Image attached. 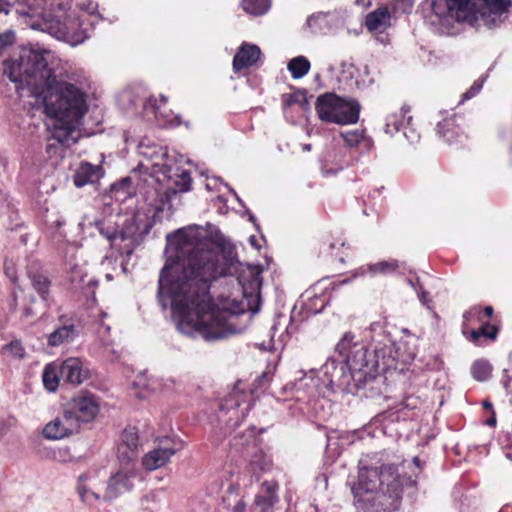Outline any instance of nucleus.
<instances>
[{"label":"nucleus","instance_id":"f03ea898","mask_svg":"<svg viewBox=\"0 0 512 512\" xmlns=\"http://www.w3.org/2000/svg\"><path fill=\"white\" fill-rule=\"evenodd\" d=\"M60 62L56 54L42 47H24L19 57L4 62V72L17 84V90L42 102L45 114L52 119L53 139L65 147L79 137L81 119L87 111L85 92L74 84L60 81L55 68Z\"/></svg>","mask_w":512,"mask_h":512},{"label":"nucleus","instance_id":"412c9836","mask_svg":"<svg viewBox=\"0 0 512 512\" xmlns=\"http://www.w3.org/2000/svg\"><path fill=\"white\" fill-rule=\"evenodd\" d=\"M277 484L273 481H265L260 492L255 497V512H272L273 506L278 501Z\"/></svg>","mask_w":512,"mask_h":512},{"label":"nucleus","instance_id":"37998d69","mask_svg":"<svg viewBox=\"0 0 512 512\" xmlns=\"http://www.w3.org/2000/svg\"><path fill=\"white\" fill-rule=\"evenodd\" d=\"M484 80L485 79H478V80L474 81V83L472 84L470 89L467 90L462 95V101L469 100V99L473 98L476 94H478L483 87Z\"/></svg>","mask_w":512,"mask_h":512},{"label":"nucleus","instance_id":"9b49d317","mask_svg":"<svg viewBox=\"0 0 512 512\" xmlns=\"http://www.w3.org/2000/svg\"><path fill=\"white\" fill-rule=\"evenodd\" d=\"M347 19L346 9L317 12L307 18L306 26L314 34H336L346 27Z\"/></svg>","mask_w":512,"mask_h":512},{"label":"nucleus","instance_id":"393cba45","mask_svg":"<svg viewBox=\"0 0 512 512\" xmlns=\"http://www.w3.org/2000/svg\"><path fill=\"white\" fill-rule=\"evenodd\" d=\"M27 275L31 280L33 288L46 300L49 292L50 281L42 271L37 261H31L27 266Z\"/></svg>","mask_w":512,"mask_h":512},{"label":"nucleus","instance_id":"f8f14e48","mask_svg":"<svg viewBox=\"0 0 512 512\" xmlns=\"http://www.w3.org/2000/svg\"><path fill=\"white\" fill-rule=\"evenodd\" d=\"M65 406L76 418L78 425L90 423L100 412L99 398L89 391H80L74 395Z\"/></svg>","mask_w":512,"mask_h":512},{"label":"nucleus","instance_id":"2eb2a0df","mask_svg":"<svg viewBox=\"0 0 512 512\" xmlns=\"http://www.w3.org/2000/svg\"><path fill=\"white\" fill-rule=\"evenodd\" d=\"M180 449V444L172 439H165L161 445L148 452L142 459L143 467L154 471L166 465L171 457Z\"/></svg>","mask_w":512,"mask_h":512},{"label":"nucleus","instance_id":"de8ad7c7","mask_svg":"<svg viewBox=\"0 0 512 512\" xmlns=\"http://www.w3.org/2000/svg\"><path fill=\"white\" fill-rule=\"evenodd\" d=\"M246 504L243 500H239L234 507V512H245Z\"/></svg>","mask_w":512,"mask_h":512},{"label":"nucleus","instance_id":"9d476101","mask_svg":"<svg viewBox=\"0 0 512 512\" xmlns=\"http://www.w3.org/2000/svg\"><path fill=\"white\" fill-rule=\"evenodd\" d=\"M252 406V394L237 384L224 399L217 414L218 420L227 428H236Z\"/></svg>","mask_w":512,"mask_h":512},{"label":"nucleus","instance_id":"6e6d98bb","mask_svg":"<svg viewBox=\"0 0 512 512\" xmlns=\"http://www.w3.org/2000/svg\"><path fill=\"white\" fill-rule=\"evenodd\" d=\"M302 149H303V151H306V152L310 151L312 149L311 144L302 145Z\"/></svg>","mask_w":512,"mask_h":512},{"label":"nucleus","instance_id":"774afa93","mask_svg":"<svg viewBox=\"0 0 512 512\" xmlns=\"http://www.w3.org/2000/svg\"><path fill=\"white\" fill-rule=\"evenodd\" d=\"M250 220L254 221V216L253 215H250Z\"/></svg>","mask_w":512,"mask_h":512},{"label":"nucleus","instance_id":"a18cd8bd","mask_svg":"<svg viewBox=\"0 0 512 512\" xmlns=\"http://www.w3.org/2000/svg\"><path fill=\"white\" fill-rule=\"evenodd\" d=\"M245 442L241 443V445H250L255 442L256 433L254 429L248 430L245 434Z\"/></svg>","mask_w":512,"mask_h":512},{"label":"nucleus","instance_id":"72a5a7b5","mask_svg":"<svg viewBox=\"0 0 512 512\" xmlns=\"http://www.w3.org/2000/svg\"><path fill=\"white\" fill-rule=\"evenodd\" d=\"M310 66V62L306 57L297 56L289 61L287 68L294 79H300L309 72Z\"/></svg>","mask_w":512,"mask_h":512},{"label":"nucleus","instance_id":"680f3d73","mask_svg":"<svg viewBox=\"0 0 512 512\" xmlns=\"http://www.w3.org/2000/svg\"><path fill=\"white\" fill-rule=\"evenodd\" d=\"M6 274H7V275H9V276L11 277V279H12V281H13V282L15 281V279L13 278V276H12V275H10V274H12V271H9L8 269H6Z\"/></svg>","mask_w":512,"mask_h":512},{"label":"nucleus","instance_id":"a211bd4d","mask_svg":"<svg viewBox=\"0 0 512 512\" xmlns=\"http://www.w3.org/2000/svg\"><path fill=\"white\" fill-rule=\"evenodd\" d=\"M143 109L145 116L153 115L161 127L178 126L181 123L178 115H175L170 110H162V105L157 104L155 97H150L143 102Z\"/></svg>","mask_w":512,"mask_h":512},{"label":"nucleus","instance_id":"c9c22d12","mask_svg":"<svg viewBox=\"0 0 512 512\" xmlns=\"http://www.w3.org/2000/svg\"><path fill=\"white\" fill-rule=\"evenodd\" d=\"M1 354L13 360H21L25 357V348L20 341L13 340L1 348Z\"/></svg>","mask_w":512,"mask_h":512},{"label":"nucleus","instance_id":"e2e57ef3","mask_svg":"<svg viewBox=\"0 0 512 512\" xmlns=\"http://www.w3.org/2000/svg\"><path fill=\"white\" fill-rule=\"evenodd\" d=\"M276 330H277V324H274L272 327L273 334H275ZM273 338H274V335H272V339Z\"/></svg>","mask_w":512,"mask_h":512},{"label":"nucleus","instance_id":"4c0bfd02","mask_svg":"<svg viewBox=\"0 0 512 512\" xmlns=\"http://www.w3.org/2000/svg\"><path fill=\"white\" fill-rule=\"evenodd\" d=\"M494 313L492 306H486L483 309L480 306H474L464 313L463 317L467 322L477 320L483 322L484 318H490Z\"/></svg>","mask_w":512,"mask_h":512},{"label":"nucleus","instance_id":"69168bd1","mask_svg":"<svg viewBox=\"0 0 512 512\" xmlns=\"http://www.w3.org/2000/svg\"><path fill=\"white\" fill-rule=\"evenodd\" d=\"M408 282H409V284H410L411 286H413V287H414V283H413V281H412V280H409Z\"/></svg>","mask_w":512,"mask_h":512},{"label":"nucleus","instance_id":"5fc2aeb1","mask_svg":"<svg viewBox=\"0 0 512 512\" xmlns=\"http://www.w3.org/2000/svg\"><path fill=\"white\" fill-rule=\"evenodd\" d=\"M483 407H484L485 409L492 410V403H491V402H489V401H487V400H485V401L483 402Z\"/></svg>","mask_w":512,"mask_h":512},{"label":"nucleus","instance_id":"e433bc0d","mask_svg":"<svg viewBox=\"0 0 512 512\" xmlns=\"http://www.w3.org/2000/svg\"><path fill=\"white\" fill-rule=\"evenodd\" d=\"M78 12L83 13L84 19H86V23H91V28L93 29L95 23L98 20V15L96 14L98 10V4L95 1L87 0L84 1L79 7H75Z\"/></svg>","mask_w":512,"mask_h":512},{"label":"nucleus","instance_id":"6ab92c4d","mask_svg":"<svg viewBox=\"0 0 512 512\" xmlns=\"http://www.w3.org/2000/svg\"><path fill=\"white\" fill-rule=\"evenodd\" d=\"M399 268V262L396 260L389 261H380L376 263L368 264L366 267L362 266L354 270L351 275L343 280H341V284H347L359 276H364L367 272L370 273L371 276L376 275H390L397 271Z\"/></svg>","mask_w":512,"mask_h":512},{"label":"nucleus","instance_id":"338daca9","mask_svg":"<svg viewBox=\"0 0 512 512\" xmlns=\"http://www.w3.org/2000/svg\"><path fill=\"white\" fill-rule=\"evenodd\" d=\"M106 277L108 280H110L112 278L110 274H107Z\"/></svg>","mask_w":512,"mask_h":512},{"label":"nucleus","instance_id":"0e129e2a","mask_svg":"<svg viewBox=\"0 0 512 512\" xmlns=\"http://www.w3.org/2000/svg\"><path fill=\"white\" fill-rule=\"evenodd\" d=\"M87 283H88L89 285H90V284H95V282H94L92 279H89Z\"/></svg>","mask_w":512,"mask_h":512},{"label":"nucleus","instance_id":"09e8293b","mask_svg":"<svg viewBox=\"0 0 512 512\" xmlns=\"http://www.w3.org/2000/svg\"><path fill=\"white\" fill-rule=\"evenodd\" d=\"M122 100H129L131 102V105L132 106H136L137 105V100H134L132 99V94L130 92H124L122 94Z\"/></svg>","mask_w":512,"mask_h":512},{"label":"nucleus","instance_id":"bb28decb","mask_svg":"<svg viewBox=\"0 0 512 512\" xmlns=\"http://www.w3.org/2000/svg\"><path fill=\"white\" fill-rule=\"evenodd\" d=\"M437 131L448 143L461 142L465 138L464 132L458 123V118L455 115L439 122L437 124Z\"/></svg>","mask_w":512,"mask_h":512},{"label":"nucleus","instance_id":"ddd939ff","mask_svg":"<svg viewBox=\"0 0 512 512\" xmlns=\"http://www.w3.org/2000/svg\"><path fill=\"white\" fill-rule=\"evenodd\" d=\"M135 477V463H120L119 469L111 474L107 481L104 500H113L130 492L133 489Z\"/></svg>","mask_w":512,"mask_h":512},{"label":"nucleus","instance_id":"a878e982","mask_svg":"<svg viewBox=\"0 0 512 512\" xmlns=\"http://www.w3.org/2000/svg\"><path fill=\"white\" fill-rule=\"evenodd\" d=\"M103 175V169L100 165H92L88 162H82L75 172L73 181L76 187H83L87 184L98 181Z\"/></svg>","mask_w":512,"mask_h":512},{"label":"nucleus","instance_id":"423d86ee","mask_svg":"<svg viewBox=\"0 0 512 512\" xmlns=\"http://www.w3.org/2000/svg\"><path fill=\"white\" fill-rule=\"evenodd\" d=\"M510 6L511 0H431V9L441 25L456 21L476 28L500 25Z\"/></svg>","mask_w":512,"mask_h":512},{"label":"nucleus","instance_id":"5701e85b","mask_svg":"<svg viewBox=\"0 0 512 512\" xmlns=\"http://www.w3.org/2000/svg\"><path fill=\"white\" fill-rule=\"evenodd\" d=\"M261 56L260 48L255 44L244 42L233 58V69L238 72L254 65Z\"/></svg>","mask_w":512,"mask_h":512},{"label":"nucleus","instance_id":"20e7f679","mask_svg":"<svg viewBox=\"0 0 512 512\" xmlns=\"http://www.w3.org/2000/svg\"><path fill=\"white\" fill-rule=\"evenodd\" d=\"M138 151L144 158L140 165L151 172V189L146 192L145 201L155 213L171 210L172 198L190 190V173L178 165L175 153L169 154L167 148L158 144L141 142Z\"/></svg>","mask_w":512,"mask_h":512},{"label":"nucleus","instance_id":"49530a36","mask_svg":"<svg viewBox=\"0 0 512 512\" xmlns=\"http://www.w3.org/2000/svg\"><path fill=\"white\" fill-rule=\"evenodd\" d=\"M11 10V3L7 0H0V14L8 15Z\"/></svg>","mask_w":512,"mask_h":512},{"label":"nucleus","instance_id":"3c124183","mask_svg":"<svg viewBox=\"0 0 512 512\" xmlns=\"http://www.w3.org/2000/svg\"><path fill=\"white\" fill-rule=\"evenodd\" d=\"M486 425L493 427L496 425V415L495 412L492 410L491 416L486 420Z\"/></svg>","mask_w":512,"mask_h":512},{"label":"nucleus","instance_id":"0eeeda50","mask_svg":"<svg viewBox=\"0 0 512 512\" xmlns=\"http://www.w3.org/2000/svg\"><path fill=\"white\" fill-rule=\"evenodd\" d=\"M370 331L374 333L371 337L373 350L372 352L368 351V355L376 356V349L380 350L376 358L380 362L378 374H380V371L396 369L397 362L406 364L415 358L417 349L414 338L394 343L389 335L384 332L380 323L371 324Z\"/></svg>","mask_w":512,"mask_h":512},{"label":"nucleus","instance_id":"7c9ffc66","mask_svg":"<svg viewBox=\"0 0 512 512\" xmlns=\"http://www.w3.org/2000/svg\"><path fill=\"white\" fill-rule=\"evenodd\" d=\"M60 377V367L58 364L50 363L46 365L42 374L44 387L49 392H55L59 386Z\"/></svg>","mask_w":512,"mask_h":512},{"label":"nucleus","instance_id":"aec40b11","mask_svg":"<svg viewBox=\"0 0 512 512\" xmlns=\"http://www.w3.org/2000/svg\"><path fill=\"white\" fill-rule=\"evenodd\" d=\"M409 108L403 106L398 111L390 113L386 117L385 123V133L393 136L395 133L403 130V134L410 141H414L416 136L409 137L407 133V128L412 120V117L407 115L409 113Z\"/></svg>","mask_w":512,"mask_h":512},{"label":"nucleus","instance_id":"4468645a","mask_svg":"<svg viewBox=\"0 0 512 512\" xmlns=\"http://www.w3.org/2000/svg\"><path fill=\"white\" fill-rule=\"evenodd\" d=\"M76 418L64 405L62 412L43 428V436L50 440H59L69 437L80 430Z\"/></svg>","mask_w":512,"mask_h":512},{"label":"nucleus","instance_id":"864d4df0","mask_svg":"<svg viewBox=\"0 0 512 512\" xmlns=\"http://www.w3.org/2000/svg\"><path fill=\"white\" fill-rule=\"evenodd\" d=\"M53 224L55 225V227L60 228L65 224V220L63 217H59L55 221H53Z\"/></svg>","mask_w":512,"mask_h":512},{"label":"nucleus","instance_id":"a19ab883","mask_svg":"<svg viewBox=\"0 0 512 512\" xmlns=\"http://www.w3.org/2000/svg\"><path fill=\"white\" fill-rule=\"evenodd\" d=\"M86 478L87 477L85 475L79 476L78 484H77V492H78L80 498L82 499V501H84L86 503H92L93 500H99L100 496H99V494L90 490L86 486V484H85Z\"/></svg>","mask_w":512,"mask_h":512},{"label":"nucleus","instance_id":"6e6552de","mask_svg":"<svg viewBox=\"0 0 512 512\" xmlns=\"http://www.w3.org/2000/svg\"><path fill=\"white\" fill-rule=\"evenodd\" d=\"M315 109L324 122L351 125L358 122L361 106L355 99L326 93L317 98Z\"/></svg>","mask_w":512,"mask_h":512},{"label":"nucleus","instance_id":"b1692460","mask_svg":"<svg viewBox=\"0 0 512 512\" xmlns=\"http://www.w3.org/2000/svg\"><path fill=\"white\" fill-rule=\"evenodd\" d=\"M348 165L341 149L327 150L321 158V171L325 176L334 175Z\"/></svg>","mask_w":512,"mask_h":512},{"label":"nucleus","instance_id":"13d9d810","mask_svg":"<svg viewBox=\"0 0 512 512\" xmlns=\"http://www.w3.org/2000/svg\"><path fill=\"white\" fill-rule=\"evenodd\" d=\"M160 100H161V102H162V105H163V106H165V105H166V103H167V100H168V99H167V97H166V96L161 95V96H160Z\"/></svg>","mask_w":512,"mask_h":512},{"label":"nucleus","instance_id":"8fccbe9b","mask_svg":"<svg viewBox=\"0 0 512 512\" xmlns=\"http://www.w3.org/2000/svg\"><path fill=\"white\" fill-rule=\"evenodd\" d=\"M418 297L423 304H427V293L422 289V287L418 290Z\"/></svg>","mask_w":512,"mask_h":512},{"label":"nucleus","instance_id":"58836bf2","mask_svg":"<svg viewBox=\"0 0 512 512\" xmlns=\"http://www.w3.org/2000/svg\"><path fill=\"white\" fill-rule=\"evenodd\" d=\"M70 281L76 288H82L85 285V278L87 277L86 267L84 265L69 264Z\"/></svg>","mask_w":512,"mask_h":512},{"label":"nucleus","instance_id":"4be33fe9","mask_svg":"<svg viewBox=\"0 0 512 512\" xmlns=\"http://www.w3.org/2000/svg\"><path fill=\"white\" fill-rule=\"evenodd\" d=\"M167 387V384L162 378L159 377H148L146 374H138L133 382V389H135V395L139 398H145L149 394L158 393L163 391Z\"/></svg>","mask_w":512,"mask_h":512},{"label":"nucleus","instance_id":"f704fd0d","mask_svg":"<svg viewBox=\"0 0 512 512\" xmlns=\"http://www.w3.org/2000/svg\"><path fill=\"white\" fill-rule=\"evenodd\" d=\"M492 365L484 359L476 360L471 366V374L477 381H487L491 377Z\"/></svg>","mask_w":512,"mask_h":512},{"label":"nucleus","instance_id":"7ed1b4c3","mask_svg":"<svg viewBox=\"0 0 512 512\" xmlns=\"http://www.w3.org/2000/svg\"><path fill=\"white\" fill-rule=\"evenodd\" d=\"M335 351L342 362L328 358L320 370L328 389L338 388L351 394L362 391L365 397L370 398L383 393L385 378L378 374L380 362L376 359L379 349H376V356L368 355L366 345L358 341L352 332H346L336 344Z\"/></svg>","mask_w":512,"mask_h":512},{"label":"nucleus","instance_id":"cd10ccee","mask_svg":"<svg viewBox=\"0 0 512 512\" xmlns=\"http://www.w3.org/2000/svg\"><path fill=\"white\" fill-rule=\"evenodd\" d=\"M78 336V331L73 323H68L57 327L52 333L48 335V344L52 347H57L63 344L70 343Z\"/></svg>","mask_w":512,"mask_h":512},{"label":"nucleus","instance_id":"79ce46f5","mask_svg":"<svg viewBox=\"0 0 512 512\" xmlns=\"http://www.w3.org/2000/svg\"><path fill=\"white\" fill-rule=\"evenodd\" d=\"M414 5L413 0H393V9L400 13H410Z\"/></svg>","mask_w":512,"mask_h":512},{"label":"nucleus","instance_id":"052dcab7","mask_svg":"<svg viewBox=\"0 0 512 512\" xmlns=\"http://www.w3.org/2000/svg\"><path fill=\"white\" fill-rule=\"evenodd\" d=\"M6 274H7V275H9V276L11 277V279H12V281H13V282L15 281V279L13 278V276H12V275H10V274H12V271H9L8 269H6Z\"/></svg>","mask_w":512,"mask_h":512},{"label":"nucleus","instance_id":"bf43d9fd","mask_svg":"<svg viewBox=\"0 0 512 512\" xmlns=\"http://www.w3.org/2000/svg\"><path fill=\"white\" fill-rule=\"evenodd\" d=\"M294 330H295V329H294V328H292V326L287 327V328H286V333H287V334H290V333H292Z\"/></svg>","mask_w":512,"mask_h":512},{"label":"nucleus","instance_id":"ea45409f","mask_svg":"<svg viewBox=\"0 0 512 512\" xmlns=\"http://www.w3.org/2000/svg\"><path fill=\"white\" fill-rule=\"evenodd\" d=\"M271 462L270 460L263 455H255L251 460L248 468L249 471L255 476L257 479L260 477V474L270 468Z\"/></svg>","mask_w":512,"mask_h":512},{"label":"nucleus","instance_id":"c85d7f7f","mask_svg":"<svg viewBox=\"0 0 512 512\" xmlns=\"http://www.w3.org/2000/svg\"><path fill=\"white\" fill-rule=\"evenodd\" d=\"M390 18L388 9L381 7L366 16L365 25L369 31L382 33L390 26Z\"/></svg>","mask_w":512,"mask_h":512},{"label":"nucleus","instance_id":"39448f33","mask_svg":"<svg viewBox=\"0 0 512 512\" xmlns=\"http://www.w3.org/2000/svg\"><path fill=\"white\" fill-rule=\"evenodd\" d=\"M402 487L403 479L396 465H361L352 492L357 502L371 512H393L400 506Z\"/></svg>","mask_w":512,"mask_h":512},{"label":"nucleus","instance_id":"c03bdc74","mask_svg":"<svg viewBox=\"0 0 512 512\" xmlns=\"http://www.w3.org/2000/svg\"><path fill=\"white\" fill-rule=\"evenodd\" d=\"M14 40V32L9 30L4 34H0V46H7L12 44Z\"/></svg>","mask_w":512,"mask_h":512},{"label":"nucleus","instance_id":"2f4dec72","mask_svg":"<svg viewBox=\"0 0 512 512\" xmlns=\"http://www.w3.org/2000/svg\"><path fill=\"white\" fill-rule=\"evenodd\" d=\"M498 332L499 329L497 326L483 322L478 330H471L468 339L474 344L480 345V340L482 337L494 341L497 338Z\"/></svg>","mask_w":512,"mask_h":512},{"label":"nucleus","instance_id":"603ef678","mask_svg":"<svg viewBox=\"0 0 512 512\" xmlns=\"http://www.w3.org/2000/svg\"><path fill=\"white\" fill-rule=\"evenodd\" d=\"M249 243L255 247L256 249H259L260 248V245L258 244V240L256 238V236H250L249 237Z\"/></svg>","mask_w":512,"mask_h":512},{"label":"nucleus","instance_id":"dca6fc26","mask_svg":"<svg viewBox=\"0 0 512 512\" xmlns=\"http://www.w3.org/2000/svg\"><path fill=\"white\" fill-rule=\"evenodd\" d=\"M139 452V436L135 427H127L121 434L117 448L120 463H135Z\"/></svg>","mask_w":512,"mask_h":512},{"label":"nucleus","instance_id":"f257e3e1","mask_svg":"<svg viewBox=\"0 0 512 512\" xmlns=\"http://www.w3.org/2000/svg\"><path fill=\"white\" fill-rule=\"evenodd\" d=\"M167 261L160 271L158 300L171 308L178 319L177 329L191 337L216 341L243 333L251 316L261 307L260 273L240 281L243 299L214 303L211 283L231 273V251L223 242H214L206 231L189 226L167 235Z\"/></svg>","mask_w":512,"mask_h":512},{"label":"nucleus","instance_id":"1a4fd4ad","mask_svg":"<svg viewBox=\"0 0 512 512\" xmlns=\"http://www.w3.org/2000/svg\"><path fill=\"white\" fill-rule=\"evenodd\" d=\"M80 229L83 232L91 228H95L100 235L108 240L112 249L116 250L120 255L130 256L135 248V238L132 234L119 231L116 222L112 217L103 219L89 220L85 217L79 223Z\"/></svg>","mask_w":512,"mask_h":512},{"label":"nucleus","instance_id":"4d7b16f0","mask_svg":"<svg viewBox=\"0 0 512 512\" xmlns=\"http://www.w3.org/2000/svg\"><path fill=\"white\" fill-rule=\"evenodd\" d=\"M324 306H325L324 301H323V300H321V306H320V308H315L314 312H315V313L321 312V311L323 310Z\"/></svg>","mask_w":512,"mask_h":512},{"label":"nucleus","instance_id":"f3484780","mask_svg":"<svg viewBox=\"0 0 512 512\" xmlns=\"http://www.w3.org/2000/svg\"><path fill=\"white\" fill-rule=\"evenodd\" d=\"M59 367L61 378L71 384L79 385L89 377V370L79 358L70 357L64 360Z\"/></svg>","mask_w":512,"mask_h":512},{"label":"nucleus","instance_id":"473e14b6","mask_svg":"<svg viewBox=\"0 0 512 512\" xmlns=\"http://www.w3.org/2000/svg\"><path fill=\"white\" fill-rule=\"evenodd\" d=\"M242 9L250 15L261 16L271 7V0H241Z\"/></svg>","mask_w":512,"mask_h":512},{"label":"nucleus","instance_id":"c756f323","mask_svg":"<svg viewBox=\"0 0 512 512\" xmlns=\"http://www.w3.org/2000/svg\"><path fill=\"white\" fill-rule=\"evenodd\" d=\"M341 137L344 143L349 148L363 147L366 151H369L373 146V141L365 133V130L355 129L341 133Z\"/></svg>","mask_w":512,"mask_h":512}]
</instances>
